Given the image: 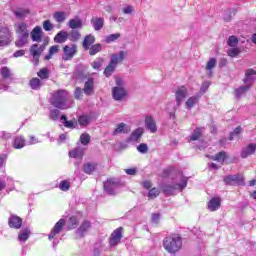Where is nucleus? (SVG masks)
Returning a JSON list of instances; mask_svg holds the SVG:
<instances>
[{
  "mask_svg": "<svg viewBox=\"0 0 256 256\" xmlns=\"http://www.w3.org/2000/svg\"><path fill=\"white\" fill-rule=\"evenodd\" d=\"M50 103L53 107H56V109H61L63 111L73 107V98L66 90H56L52 94Z\"/></svg>",
  "mask_w": 256,
  "mask_h": 256,
  "instance_id": "obj_1",
  "label": "nucleus"
},
{
  "mask_svg": "<svg viewBox=\"0 0 256 256\" xmlns=\"http://www.w3.org/2000/svg\"><path fill=\"white\" fill-rule=\"evenodd\" d=\"M163 247L168 253H178V251H181V248L183 247V240L181 239V236L172 234L164 238Z\"/></svg>",
  "mask_w": 256,
  "mask_h": 256,
  "instance_id": "obj_2",
  "label": "nucleus"
},
{
  "mask_svg": "<svg viewBox=\"0 0 256 256\" xmlns=\"http://www.w3.org/2000/svg\"><path fill=\"white\" fill-rule=\"evenodd\" d=\"M187 187V178L181 177L180 183H165L160 186L164 195H175L176 191H183Z\"/></svg>",
  "mask_w": 256,
  "mask_h": 256,
  "instance_id": "obj_3",
  "label": "nucleus"
},
{
  "mask_svg": "<svg viewBox=\"0 0 256 256\" xmlns=\"http://www.w3.org/2000/svg\"><path fill=\"white\" fill-rule=\"evenodd\" d=\"M115 82L116 86L112 89V97L115 101H123L127 97L125 82L121 78H116Z\"/></svg>",
  "mask_w": 256,
  "mask_h": 256,
  "instance_id": "obj_4",
  "label": "nucleus"
},
{
  "mask_svg": "<svg viewBox=\"0 0 256 256\" xmlns=\"http://www.w3.org/2000/svg\"><path fill=\"white\" fill-rule=\"evenodd\" d=\"M46 44H33L30 47V55H32L33 65H39V58L41 57L43 51H45Z\"/></svg>",
  "mask_w": 256,
  "mask_h": 256,
  "instance_id": "obj_5",
  "label": "nucleus"
},
{
  "mask_svg": "<svg viewBox=\"0 0 256 256\" xmlns=\"http://www.w3.org/2000/svg\"><path fill=\"white\" fill-rule=\"evenodd\" d=\"M64 54L62 55L63 61H71L73 57H75V54L77 53V45L71 44L64 46L63 48Z\"/></svg>",
  "mask_w": 256,
  "mask_h": 256,
  "instance_id": "obj_6",
  "label": "nucleus"
},
{
  "mask_svg": "<svg viewBox=\"0 0 256 256\" xmlns=\"http://www.w3.org/2000/svg\"><path fill=\"white\" fill-rule=\"evenodd\" d=\"M11 43V32L9 28H0V47H7Z\"/></svg>",
  "mask_w": 256,
  "mask_h": 256,
  "instance_id": "obj_7",
  "label": "nucleus"
},
{
  "mask_svg": "<svg viewBox=\"0 0 256 256\" xmlns=\"http://www.w3.org/2000/svg\"><path fill=\"white\" fill-rule=\"evenodd\" d=\"M188 93H189V90L185 86H181L176 89L175 99H176L177 107H180L181 103H183V101H185V98L187 97Z\"/></svg>",
  "mask_w": 256,
  "mask_h": 256,
  "instance_id": "obj_8",
  "label": "nucleus"
},
{
  "mask_svg": "<svg viewBox=\"0 0 256 256\" xmlns=\"http://www.w3.org/2000/svg\"><path fill=\"white\" fill-rule=\"evenodd\" d=\"M224 182L226 185H245L243 175L241 174L226 176L224 177Z\"/></svg>",
  "mask_w": 256,
  "mask_h": 256,
  "instance_id": "obj_9",
  "label": "nucleus"
},
{
  "mask_svg": "<svg viewBox=\"0 0 256 256\" xmlns=\"http://www.w3.org/2000/svg\"><path fill=\"white\" fill-rule=\"evenodd\" d=\"M122 231H123V228H118L114 230L109 240L110 247H115L116 245H119L121 243V239H123Z\"/></svg>",
  "mask_w": 256,
  "mask_h": 256,
  "instance_id": "obj_10",
  "label": "nucleus"
},
{
  "mask_svg": "<svg viewBox=\"0 0 256 256\" xmlns=\"http://www.w3.org/2000/svg\"><path fill=\"white\" fill-rule=\"evenodd\" d=\"M124 59H127V52L121 50L117 53L111 54L110 63L117 67V65L122 63Z\"/></svg>",
  "mask_w": 256,
  "mask_h": 256,
  "instance_id": "obj_11",
  "label": "nucleus"
},
{
  "mask_svg": "<svg viewBox=\"0 0 256 256\" xmlns=\"http://www.w3.org/2000/svg\"><path fill=\"white\" fill-rule=\"evenodd\" d=\"M119 187V183L115 181V179H109L104 182V191L108 193V195H115V191Z\"/></svg>",
  "mask_w": 256,
  "mask_h": 256,
  "instance_id": "obj_12",
  "label": "nucleus"
},
{
  "mask_svg": "<svg viewBox=\"0 0 256 256\" xmlns=\"http://www.w3.org/2000/svg\"><path fill=\"white\" fill-rule=\"evenodd\" d=\"M256 80V70L249 68L245 71V77L243 79V82L245 83V85H249V87H251V85H253V83H255Z\"/></svg>",
  "mask_w": 256,
  "mask_h": 256,
  "instance_id": "obj_13",
  "label": "nucleus"
},
{
  "mask_svg": "<svg viewBox=\"0 0 256 256\" xmlns=\"http://www.w3.org/2000/svg\"><path fill=\"white\" fill-rule=\"evenodd\" d=\"M8 225L11 227V229H21V225H23V219L15 214H12L8 219Z\"/></svg>",
  "mask_w": 256,
  "mask_h": 256,
  "instance_id": "obj_14",
  "label": "nucleus"
},
{
  "mask_svg": "<svg viewBox=\"0 0 256 256\" xmlns=\"http://www.w3.org/2000/svg\"><path fill=\"white\" fill-rule=\"evenodd\" d=\"M63 225H65V219H60L53 227L51 233L48 236V239H55L56 235H59L63 231Z\"/></svg>",
  "mask_w": 256,
  "mask_h": 256,
  "instance_id": "obj_15",
  "label": "nucleus"
},
{
  "mask_svg": "<svg viewBox=\"0 0 256 256\" xmlns=\"http://www.w3.org/2000/svg\"><path fill=\"white\" fill-rule=\"evenodd\" d=\"M255 151H256V144L251 143V144H248L247 146H245L244 148H242L240 155H241L242 159H247V157H249L251 155H255Z\"/></svg>",
  "mask_w": 256,
  "mask_h": 256,
  "instance_id": "obj_16",
  "label": "nucleus"
},
{
  "mask_svg": "<svg viewBox=\"0 0 256 256\" xmlns=\"http://www.w3.org/2000/svg\"><path fill=\"white\" fill-rule=\"evenodd\" d=\"M145 127L150 131V133H157V123L155 122V118L151 115H147L145 117Z\"/></svg>",
  "mask_w": 256,
  "mask_h": 256,
  "instance_id": "obj_17",
  "label": "nucleus"
},
{
  "mask_svg": "<svg viewBox=\"0 0 256 256\" xmlns=\"http://www.w3.org/2000/svg\"><path fill=\"white\" fill-rule=\"evenodd\" d=\"M91 229V221L85 220L80 227L76 230V235L78 237H85L86 233H89V230Z\"/></svg>",
  "mask_w": 256,
  "mask_h": 256,
  "instance_id": "obj_18",
  "label": "nucleus"
},
{
  "mask_svg": "<svg viewBox=\"0 0 256 256\" xmlns=\"http://www.w3.org/2000/svg\"><path fill=\"white\" fill-rule=\"evenodd\" d=\"M32 41L36 43H41L43 41V30L40 26L34 27V29L30 33Z\"/></svg>",
  "mask_w": 256,
  "mask_h": 256,
  "instance_id": "obj_19",
  "label": "nucleus"
},
{
  "mask_svg": "<svg viewBox=\"0 0 256 256\" xmlns=\"http://www.w3.org/2000/svg\"><path fill=\"white\" fill-rule=\"evenodd\" d=\"M95 87V80L93 77H88V80L84 84L83 92L85 95H93V89Z\"/></svg>",
  "mask_w": 256,
  "mask_h": 256,
  "instance_id": "obj_20",
  "label": "nucleus"
},
{
  "mask_svg": "<svg viewBox=\"0 0 256 256\" xmlns=\"http://www.w3.org/2000/svg\"><path fill=\"white\" fill-rule=\"evenodd\" d=\"M221 208V198L220 197H214L212 199H210V201L208 202V209L210 211H219V209Z\"/></svg>",
  "mask_w": 256,
  "mask_h": 256,
  "instance_id": "obj_21",
  "label": "nucleus"
},
{
  "mask_svg": "<svg viewBox=\"0 0 256 256\" xmlns=\"http://www.w3.org/2000/svg\"><path fill=\"white\" fill-rule=\"evenodd\" d=\"M84 153L85 149L83 147H77L76 149L70 151L69 155L72 157V159H78L79 161H82Z\"/></svg>",
  "mask_w": 256,
  "mask_h": 256,
  "instance_id": "obj_22",
  "label": "nucleus"
},
{
  "mask_svg": "<svg viewBox=\"0 0 256 256\" xmlns=\"http://www.w3.org/2000/svg\"><path fill=\"white\" fill-rule=\"evenodd\" d=\"M67 39H69V33H67L65 30H62L55 35L54 43H65Z\"/></svg>",
  "mask_w": 256,
  "mask_h": 256,
  "instance_id": "obj_23",
  "label": "nucleus"
},
{
  "mask_svg": "<svg viewBox=\"0 0 256 256\" xmlns=\"http://www.w3.org/2000/svg\"><path fill=\"white\" fill-rule=\"evenodd\" d=\"M27 145V141L24 136H16L13 141L14 149H23Z\"/></svg>",
  "mask_w": 256,
  "mask_h": 256,
  "instance_id": "obj_24",
  "label": "nucleus"
},
{
  "mask_svg": "<svg viewBox=\"0 0 256 256\" xmlns=\"http://www.w3.org/2000/svg\"><path fill=\"white\" fill-rule=\"evenodd\" d=\"M43 85H45V83L43 82V80L39 79V78H32L29 81V86L31 87V89H33L34 91H39V89H41L43 87Z\"/></svg>",
  "mask_w": 256,
  "mask_h": 256,
  "instance_id": "obj_25",
  "label": "nucleus"
},
{
  "mask_svg": "<svg viewBox=\"0 0 256 256\" xmlns=\"http://www.w3.org/2000/svg\"><path fill=\"white\" fill-rule=\"evenodd\" d=\"M142 136H143V128H137L132 132L131 136L128 138V141L130 143H135L139 141V139H141Z\"/></svg>",
  "mask_w": 256,
  "mask_h": 256,
  "instance_id": "obj_26",
  "label": "nucleus"
},
{
  "mask_svg": "<svg viewBox=\"0 0 256 256\" xmlns=\"http://www.w3.org/2000/svg\"><path fill=\"white\" fill-rule=\"evenodd\" d=\"M68 27L70 29H82L83 28V20H81L79 17L70 19L68 22Z\"/></svg>",
  "mask_w": 256,
  "mask_h": 256,
  "instance_id": "obj_27",
  "label": "nucleus"
},
{
  "mask_svg": "<svg viewBox=\"0 0 256 256\" xmlns=\"http://www.w3.org/2000/svg\"><path fill=\"white\" fill-rule=\"evenodd\" d=\"M217 66V59L210 58V60L206 64V73L208 77H213V69Z\"/></svg>",
  "mask_w": 256,
  "mask_h": 256,
  "instance_id": "obj_28",
  "label": "nucleus"
},
{
  "mask_svg": "<svg viewBox=\"0 0 256 256\" xmlns=\"http://www.w3.org/2000/svg\"><path fill=\"white\" fill-rule=\"evenodd\" d=\"M17 35H29L27 24L25 22H18L15 24Z\"/></svg>",
  "mask_w": 256,
  "mask_h": 256,
  "instance_id": "obj_29",
  "label": "nucleus"
},
{
  "mask_svg": "<svg viewBox=\"0 0 256 256\" xmlns=\"http://www.w3.org/2000/svg\"><path fill=\"white\" fill-rule=\"evenodd\" d=\"M29 43V34H18V40H16V47H25Z\"/></svg>",
  "mask_w": 256,
  "mask_h": 256,
  "instance_id": "obj_30",
  "label": "nucleus"
},
{
  "mask_svg": "<svg viewBox=\"0 0 256 256\" xmlns=\"http://www.w3.org/2000/svg\"><path fill=\"white\" fill-rule=\"evenodd\" d=\"M93 43H95V36L90 34L85 36L83 43H82V47L83 49H85V51L89 50L91 45H93Z\"/></svg>",
  "mask_w": 256,
  "mask_h": 256,
  "instance_id": "obj_31",
  "label": "nucleus"
},
{
  "mask_svg": "<svg viewBox=\"0 0 256 256\" xmlns=\"http://www.w3.org/2000/svg\"><path fill=\"white\" fill-rule=\"evenodd\" d=\"M129 131H131V129L127 124L119 123L113 131V135H121V133H129Z\"/></svg>",
  "mask_w": 256,
  "mask_h": 256,
  "instance_id": "obj_32",
  "label": "nucleus"
},
{
  "mask_svg": "<svg viewBox=\"0 0 256 256\" xmlns=\"http://www.w3.org/2000/svg\"><path fill=\"white\" fill-rule=\"evenodd\" d=\"M249 89H251V86L245 84L244 86H240L239 88L235 89V97L236 99H241V97H243V95H245V93H247V91H249Z\"/></svg>",
  "mask_w": 256,
  "mask_h": 256,
  "instance_id": "obj_33",
  "label": "nucleus"
},
{
  "mask_svg": "<svg viewBox=\"0 0 256 256\" xmlns=\"http://www.w3.org/2000/svg\"><path fill=\"white\" fill-rule=\"evenodd\" d=\"M199 103V96H192L185 102V107L188 110L193 109Z\"/></svg>",
  "mask_w": 256,
  "mask_h": 256,
  "instance_id": "obj_34",
  "label": "nucleus"
},
{
  "mask_svg": "<svg viewBox=\"0 0 256 256\" xmlns=\"http://www.w3.org/2000/svg\"><path fill=\"white\" fill-rule=\"evenodd\" d=\"M61 121H64V127H67L68 129H76L77 127V120H67V116L62 115Z\"/></svg>",
  "mask_w": 256,
  "mask_h": 256,
  "instance_id": "obj_35",
  "label": "nucleus"
},
{
  "mask_svg": "<svg viewBox=\"0 0 256 256\" xmlns=\"http://www.w3.org/2000/svg\"><path fill=\"white\" fill-rule=\"evenodd\" d=\"M91 23L93 24L95 31H101V29H103L105 20L103 18H92Z\"/></svg>",
  "mask_w": 256,
  "mask_h": 256,
  "instance_id": "obj_36",
  "label": "nucleus"
},
{
  "mask_svg": "<svg viewBox=\"0 0 256 256\" xmlns=\"http://www.w3.org/2000/svg\"><path fill=\"white\" fill-rule=\"evenodd\" d=\"M60 49H61V46H59V45L51 46L49 48L48 55L45 56V60L49 61L53 57V55H56V53H59Z\"/></svg>",
  "mask_w": 256,
  "mask_h": 256,
  "instance_id": "obj_37",
  "label": "nucleus"
},
{
  "mask_svg": "<svg viewBox=\"0 0 256 256\" xmlns=\"http://www.w3.org/2000/svg\"><path fill=\"white\" fill-rule=\"evenodd\" d=\"M74 79H76L77 81H85V79H89L88 74H85V72H83V70H76L73 74Z\"/></svg>",
  "mask_w": 256,
  "mask_h": 256,
  "instance_id": "obj_38",
  "label": "nucleus"
},
{
  "mask_svg": "<svg viewBox=\"0 0 256 256\" xmlns=\"http://www.w3.org/2000/svg\"><path fill=\"white\" fill-rule=\"evenodd\" d=\"M203 131H205V128H196L190 136V141H198L203 135Z\"/></svg>",
  "mask_w": 256,
  "mask_h": 256,
  "instance_id": "obj_39",
  "label": "nucleus"
},
{
  "mask_svg": "<svg viewBox=\"0 0 256 256\" xmlns=\"http://www.w3.org/2000/svg\"><path fill=\"white\" fill-rule=\"evenodd\" d=\"M29 235H31V230L29 229H24L21 230L18 234V239L19 241H21L22 243H25V241H27L29 239Z\"/></svg>",
  "mask_w": 256,
  "mask_h": 256,
  "instance_id": "obj_40",
  "label": "nucleus"
},
{
  "mask_svg": "<svg viewBox=\"0 0 256 256\" xmlns=\"http://www.w3.org/2000/svg\"><path fill=\"white\" fill-rule=\"evenodd\" d=\"M78 123L81 127H87L91 123V116L82 115L78 117Z\"/></svg>",
  "mask_w": 256,
  "mask_h": 256,
  "instance_id": "obj_41",
  "label": "nucleus"
},
{
  "mask_svg": "<svg viewBox=\"0 0 256 256\" xmlns=\"http://www.w3.org/2000/svg\"><path fill=\"white\" fill-rule=\"evenodd\" d=\"M115 69H117V66H115V64H112L111 62H109V64L107 65V67L104 70L105 77H111L113 75V73H115Z\"/></svg>",
  "mask_w": 256,
  "mask_h": 256,
  "instance_id": "obj_42",
  "label": "nucleus"
},
{
  "mask_svg": "<svg viewBox=\"0 0 256 256\" xmlns=\"http://www.w3.org/2000/svg\"><path fill=\"white\" fill-rule=\"evenodd\" d=\"M210 158L213 159V161H217L218 163H223L225 159H227V153L225 151H222L215 156H211Z\"/></svg>",
  "mask_w": 256,
  "mask_h": 256,
  "instance_id": "obj_43",
  "label": "nucleus"
},
{
  "mask_svg": "<svg viewBox=\"0 0 256 256\" xmlns=\"http://www.w3.org/2000/svg\"><path fill=\"white\" fill-rule=\"evenodd\" d=\"M95 169H97V163H87L83 167V171L87 173V175H91Z\"/></svg>",
  "mask_w": 256,
  "mask_h": 256,
  "instance_id": "obj_44",
  "label": "nucleus"
},
{
  "mask_svg": "<svg viewBox=\"0 0 256 256\" xmlns=\"http://www.w3.org/2000/svg\"><path fill=\"white\" fill-rule=\"evenodd\" d=\"M53 17L57 23H63V21L67 19V14L65 12L57 11L54 13Z\"/></svg>",
  "mask_w": 256,
  "mask_h": 256,
  "instance_id": "obj_45",
  "label": "nucleus"
},
{
  "mask_svg": "<svg viewBox=\"0 0 256 256\" xmlns=\"http://www.w3.org/2000/svg\"><path fill=\"white\" fill-rule=\"evenodd\" d=\"M69 41H72L73 43L79 41L81 39V33L77 30H73L68 34Z\"/></svg>",
  "mask_w": 256,
  "mask_h": 256,
  "instance_id": "obj_46",
  "label": "nucleus"
},
{
  "mask_svg": "<svg viewBox=\"0 0 256 256\" xmlns=\"http://www.w3.org/2000/svg\"><path fill=\"white\" fill-rule=\"evenodd\" d=\"M103 49V45L101 44H94L89 48L90 55H97Z\"/></svg>",
  "mask_w": 256,
  "mask_h": 256,
  "instance_id": "obj_47",
  "label": "nucleus"
},
{
  "mask_svg": "<svg viewBox=\"0 0 256 256\" xmlns=\"http://www.w3.org/2000/svg\"><path fill=\"white\" fill-rule=\"evenodd\" d=\"M37 76L40 78V81L49 79V70L47 68H42L37 72Z\"/></svg>",
  "mask_w": 256,
  "mask_h": 256,
  "instance_id": "obj_48",
  "label": "nucleus"
},
{
  "mask_svg": "<svg viewBox=\"0 0 256 256\" xmlns=\"http://www.w3.org/2000/svg\"><path fill=\"white\" fill-rule=\"evenodd\" d=\"M119 37H121L120 33L110 34L108 36H105L104 41H105V43H113V42L117 41V39H119Z\"/></svg>",
  "mask_w": 256,
  "mask_h": 256,
  "instance_id": "obj_49",
  "label": "nucleus"
},
{
  "mask_svg": "<svg viewBox=\"0 0 256 256\" xmlns=\"http://www.w3.org/2000/svg\"><path fill=\"white\" fill-rule=\"evenodd\" d=\"M79 225V220L75 216H71L68 220V229H76Z\"/></svg>",
  "mask_w": 256,
  "mask_h": 256,
  "instance_id": "obj_50",
  "label": "nucleus"
},
{
  "mask_svg": "<svg viewBox=\"0 0 256 256\" xmlns=\"http://www.w3.org/2000/svg\"><path fill=\"white\" fill-rule=\"evenodd\" d=\"M160 194L161 191L159 190V188L154 187L149 190L148 197L149 199H157V197H159Z\"/></svg>",
  "mask_w": 256,
  "mask_h": 256,
  "instance_id": "obj_51",
  "label": "nucleus"
},
{
  "mask_svg": "<svg viewBox=\"0 0 256 256\" xmlns=\"http://www.w3.org/2000/svg\"><path fill=\"white\" fill-rule=\"evenodd\" d=\"M0 73L3 79H11V76L13 75L7 66L2 67Z\"/></svg>",
  "mask_w": 256,
  "mask_h": 256,
  "instance_id": "obj_52",
  "label": "nucleus"
},
{
  "mask_svg": "<svg viewBox=\"0 0 256 256\" xmlns=\"http://www.w3.org/2000/svg\"><path fill=\"white\" fill-rule=\"evenodd\" d=\"M27 14H29V10L23 8H19L14 11V15L18 17V19H23Z\"/></svg>",
  "mask_w": 256,
  "mask_h": 256,
  "instance_id": "obj_53",
  "label": "nucleus"
},
{
  "mask_svg": "<svg viewBox=\"0 0 256 256\" xmlns=\"http://www.w3.org/2000/svg\"><path fill=\"white\" fill-rule=\"evenodd\" d=\"M71 187V182H69V180H62L59 184V189L61 191H69Z\"/></svg>",
  "mask_w": 256,
  "mask_h": 256,
  "instance_id": "obj_54",
  "label": "nucleus"
},
{
  "mask_svg": "<svg viewBox=\"0 0 256 256\" xmlns=\"http://www.w3.org/2000/svg\"><path fill=\"white\" fill-rule=\"evenodd\" d=\"M80 142L82 145H88L91 143V136H89V134L87 133H83L80 136Z\"/></svg>",
  "mask_w": 256,
  "mask_h": 256,
  "instance_id": "obj_55",
  "label": "nucleus"
},
{
  "mask_svg": "<svg viewBox=\"0 0 256 256\" xmlns=\"http://www.w3.org/2000/svg\"><path fill=\"white\" fill-rule=\"evenodd\" d=\"M238 43H239V39H237L236 36H233V35H232V36H230V37L228 38L227 45H228L229 47H237Z\"/></svg>",
  "mask_w": 256,
  "mask_h": 256,
  "instance_id": "obj_56",
  "label": "nucleus"
},
{
  "mask_svg": "<svg viewBox=\"0 0 256 256\" xmlns=\"http://www.w3.org/2000/svg\"><path fill=\"white\" fill-rule=\"evenodd\" d=\"M243 129L241 128V126H238L234 129V131L230 134L229 140L233 141L235 139V137L241 135Z\"/></svg>",
  "mask_w": 256,
  "mask_h": 256,
  "instance_id": "obj_57",
  "label": "nucleus"
},
{
  "mask_svg": "<svg viewBox=\"0 0 256 256\" xmlns=\"http://www.w3.org/2000/svg\"><path fill=\"white\" fill-rule=\"evenodd\" d=\"M103 58H96L95 61L92 62V67L96 70L101 69L103 67Z\"/></svg>",
  "mask_w": 256,
  "mask_h": 256,
  "instance_id": "obj_58",
  "label": "nucleus"
},
{
  "mask_svg": "<svg viewBox=\"0 0 256 256\" xmlns=\"http://www.w3.org/2000/svg\"><path fill=\"white\" fill-rule=\"evenodd\" d=\"M138 153H142V155H145L147 151H149V146L146 143H141L137 146Z\"/></svg>",
  "mask_w": 256,
  "mask_h": 256,
  "instance_id": "obj_59",
  "label": "nucleus"
},
{
  "mask_svg": "<svg viewBox=\"0 0 256 256\" xmlns=\"http://www.w3.org/2000/svg\"><path fill=\"white\" fill-rule=\"evenodd\" d=\"M229 57H237L239 53H241V49L239 48H230L227 51Z\"/></svg>",
  "mask_w": 256,
  "mask_h": 256,
  "instance_id": "obj_60",
  "label": "nucleus"
},
{
  "mask_svg": "<svg viewBox=\"0 0 256 256\" xmlns=\"http://www.w3.org/2000/svg\"><path fill=\"white\" fill-rule=\"evenodd\" d=\"M60 111L57 109H53L50 111V119H52V121H57L59 119V115H60Z\"/></svg>",
  "mask_w": 256,
  "mask_h": 256,
  "instance_id": "obj_61",
  "label": "nucleus"
},
{
  "mask_svg": "<svg viewBox=\"0 0 256 256\" xmlns=\"http://www.w3.org/2000/svg\"><path fill=\"white\" fill-rule=\"evenodd\" d=\"M43 29L44 31H53V24L49 20H45L43 22Z\"/></svg>",
  "mask_w": 256,
  "mask_h": 256,
  "instance_id": "obj_62",
  "label": "nucleus"
},
{
  "mask_svg": "<svg viewBox=\"0 0 256 256\" xmlns=\"http://www.w3.org/2000/svg\"><path fill=\"white\" fill-rule=\"evenodd\" d=\"M39 143V138L36 136H29L28 145H37Z\"/></svg>",
  "mask_w": 256,
  "mask_h": 256,
  "instance_id": "obj_63",
  "label": "nucleus"
},
{
  "mask_svg": "<svg viewBox=\"0 0 256 256\" xmlns=\"http://www.w3.org/2000/svg\"><path fill=\"white\" fill-rule=\"evenodd\" d=\"M209 85L211 84L208 81L204 82L200 88V93H205L209 89Z\"/></svg>",
  "mask_w": 256,
  "mask_h": 256,
  "instance_id": "obj_64",
  "label": "nucleus"
}]
</instances>
